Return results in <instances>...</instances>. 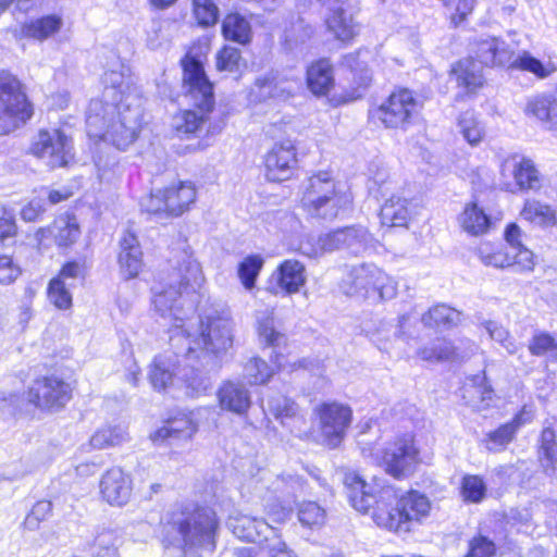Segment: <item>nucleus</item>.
Listing matches in <instances>:
<instances>
[{
  "instance_id": "nucleus-21",
  "label": "nucleus",
  "mask_w": 557,
  "mask_h": 557,
  "mask_svg": "<svg viewBox=\"0 0 557 557\" xmlns=\"http://www.w3.org/2000/svg\"><path fill=\"white\" fill-rule=\"evenodd\" d=\"M226 523L236 537L258 545H262L276 530L265 519L244 513L230 516Z\"/></svg>"
},
{
  "instance_id": "nucleus-5",
  "label": "nucleus",
  "mask_w": 557,
  "mask_h": 557,
  "mask_svg": "<svg viewBox=\"0 0 557 557\" xmlns=\"http://www.w3.org/2000/svg\"><path fill=\"white\" fill-rule=\"evenodd\" d=\"M430 509L431 504L425 495L409 491L398 497L391 486H384L380 490V502L372 518L379 527L409 532L414 523L429 516Z\"/></svg>"
},
{
  "instance_id": "nucleus-54",
  "label": "nucleus",
  "mask_w": 557,
  "mask_h": 557,
  "mask_svg": "<svg viewBox=\"0 0 557 557\" xmlns=\"http://www.w3.org/2000/svg\"><path fill=\"white\" fill-rule=\"evenodd\" d=\"M490 53L493 55V62L499 66L513 69L515 50L504 40L497 37H490Z\"/></svg>"
},
{
  "instance_id": "nucleus-33",
  "label": "nucleus",
  "mask_w": 557,
  "mask_h": 557,
  "mask_svg": "<svg viewBox=\"0 0 557 557\" xmlns=\"http://www.w3.org/2000/svg\"><path fill=\"white\" fill-rule=\"evenodd\" d=\"M221 33L225 40L247 46L252 40L250 21L238 12L225 15L221 24Z\"/></svg>"
},
{
  "instance_id": "nucleus-55",
  "label": "nucleus",
  "mask_w": 557,
  "mask_h": 557,
  "mask_svg": "<svg viewBox=\"0 0 557 557\" xmlns=\"http://www.w3.org/2000/svg\"><path fill=\"white\" fill-rule=\"evenodd\" d=\"M194 14L202 27L214 25L219 20V8L213 0H193Z\"/></svg>"
},
{
  "instance_id": "nucleus-24",
  "label": "nucleus",
  "mask_w": 557,
  "mask_h": 557,
  "mask_svg": "<svg viewBox=\"0 0 557 557\" xmlns=\"http://www.w3.org/2000/svg\"><path fill=\"white\" fill-rule=\"evenodd\" d=\"M197 431V425L187 414L170 418L165 423L150 435L156 445H173L181 441L189 440Z\"/></svg>"
},
{
  "instance_id": "nucleus-36",
  "label": "nucleus",
  "mask_w": 557,
  "mask_h": 557,
  "mask_svg": "<svg viewBox=\"0 0 557 557\" xmlns=\"http://www.w3.org/2000/svg\"><path fill=\"white\" fill-rule=\"evenodd\" d=\"M62 25L59 15L50 14L24 23L20 33L21 37L44 41L58 33Z\"/></svg>"
},
{
  "instance_id": "nucleus-46",
  "label": "nucleus",
  "mask_w": 557,
  "mask_h": 557,
  "mask_svg": "<svg viewBox=\"0 0 557 557\" xmlns=\"http://www.w3.org/2000/svg\"><path fill=\"white\" fill-rule=\"evenodd\" d=\"M417 354L424 361H448L455 356V347L449 341L445 338H437L430 345L420 348Z\"/></svg>"
},
{
  "instance_id": "nucleus-1",
  "label": "nucleus",
  "mask_w": 557,
  "mask_h": 557,
  "mask_svg": "<svg viewBox=\"0 0 557 557\" xmlns=\"http://www.w3.org/2000/svg\"><path fill=\"white\" fill-rule=\"evenodd\" d=\"M203 282L200 264L184 253L178 268L170 274L166 286L152 288L156 311L174 321L170 330V345L177 349L176 355L190 357L196 351L193 344H202L205 349L215 355L226 351L233 345L234 322L230 308L223 302L211 304L199 314L198 336L193 337L185 327V320L195 312L196 295Z\"/></svg>"
},
{
  "instance_id": "nucleus-20",
  "label": "nucleus",
  "mask_w": 557,
  "mask_h": 557,
  "mask_svg": "<svg viewBox=\"0 0 557 557\" xmlns=\"http://www.w3.org/2000/svg\"><path fill=\"white\" fill-rule=\"evenodd\" d=\"M267 178L282 182L290 177L296 165L295 147L289 140L277 143L265 156Z\"/></svg>"
},
{
  "instance_id": "nucleus-13",
  "label": "nucleus",
  "mask_w": 557,
  "mask_h": 557,
  "mask_svg": "<svg viewBox=\"0 0 557 557\" xmlns=\"http://www.w3.org/2000/svg\"><path fill=\"white\" fill-rule=\"evenodd\" d=\"M315 413L324 444L336 448L345 438L351 423V409L338 403H323L315 408Z\"/></svg>"
},
{
  "instance_id": "nucleus-39",
  "label": "nucleus",
  "mask_w": 557,
  "mask_h": 557,
  "mask_svg": "<svg viewBox=\"0 0 557 557\" xmlns=\"http://www.w3.org/2000/svg\"><path fill=\"white\" fill-rule=\"evenodd\" d=\"M104 85L102 98L100 100L108 101L109 103L127 104L125 92L128 89V84L125 79V73L122 70H110L102 76Z\"/></svg>"
},
{
  "instance_id": "nucleus-22",
  "label": "nucleus",
  "mask_w": 557,
  "mask_h": 557,
  "mask_svg": "<svg viewBox=\"0 0 557 557\" xmlns=\"http://www.w3.org/2000/svg\"><path fill=\"white\" fill-rule=\"evenodd\" d=\"M344 487L350 505L360 512H372L380 502V491L377 495L373 493V488L357 473L347 472L344 476Z\"/></svg>"
},
{
  "instance_id": "nucleus-48",
  "label": "nucleus",
  "mask_w": 557,
  "mask_h": 557,
  "mask_svg": "<svg viewBox=\"0 0 557 557\" xmlns=\"http://www.w3.org/2000/svg\"><path fill=\"white\" fill-rule=\"evenodd\" d=\"M532 356H547L550 360H557V338L547 332H535L528 345Z\"/></svg>"
},
{
  "instance_id": "nucleus-8",
  "label": "nucleus",
  "mask_w": 557,
  "mask_h": 557,
  "mask_svg": "<svg viewBox=\"0 0 557 557\" xmlns=\"http://www.w3.org/2000/svg\"><path fill=\"white\" fill-rule=\"evenodd\" d=\"M342 288L348 296L387 300L396 296V283L374 263L347 267Z\"/></svg>"
},
{
  "instance_id": "nucleus-12",
  "label": "nucleus",
  "mask_w": 557,
  "mask_h": 557,
  "mask_svg": "<svg viewBox=\"0 0 557 557\" xmlns=\"http://www.w3.org/2000/svg\"><path fill=\"white\" fill-rule=\"evenodd\" d=\"M30 151L51 169L66 168L75 157L72 138L61 129L40 131L34 138Z\"/></svg>"
},
{
  "instance_id": "nucleus-40",
  "label": "nucleus",
  "mask_w": 557,
  "mask_h": 557,
  "mask_svg": "<svg viewBox=\"0 0 557 557\" xmlns=\"http://www.w3.org/2000/svg\"><path fill=\"white\" fill-rule=\"evenodd\" d=\"M459 223L462 230L471 236H480L487 231V213L476 201L466 205L459 215Z\"/></svg>"
},
{
  "instance_id": "nucleus-52",
  "label": "nucleus",
  "mask_w": 557,
  "mask_h": 557,
  "mask_svg": "<svg viewBox=\"0 0 557 557\" xmlns=\"http://www.w3.org/2000/svg\"><path fill=\"white\" fill-rule=\"evenodd\" d=\"M73 283H66L61 278H52L48 285V298L59 309H67L72 305L70 288Z\"/></svg>"
},
{
  "instance_id": "nucleus-28",
  "label": "nucleus",
  "mask_w": 557,
  "mask_h": 557,
  "mask_svg": "<svg viewBox=\"0 0 557 557\" xmlns=\"http://www.w3.org/2000/svg\"><path fill=\"white\" fill-rule=\"evenodd\" d=\"M272 277L286 295L295 294L307 281L306 268L298 260L287 259L280 263Z\"/></svg>"
},
{
  "instance_id": "nucleus-26",
  "label": "nucleus",
  "mask_w": 557,
  "mask_h": 557,
  "mask_svg": "<svg viewBox=\"0 0 557 557\" xmlns=\"http://www.w3.org/2000/svg\"><path fill=\"white\" fill-rule=\"evenodd\" d=\"M119 264L124 278L136 277L143 268V251L137 237L127 232L120 242Z\"/></svg>"
},
{
  "instance_id": "nucleus-23",
  "label": "nucleus",
  "mask_w": 557,
  "mask_h": 557,
  "mask_svg": "<svg viewBox=\"0 0 557 557\" xmlns=\"http://www.w3.org/2000/svg\"><path fill=\"white\" fill-rule=\"evenodd\" d=\"M219 406L222 410L236 416H245L251 406V395L240 381H225L216 392Z\"/></svg>"
},
{
  "instance_id": "nucleus-27",
  "label": "nucleus",
  "mask_w": 557,
  "mask_h": 557,
  "mask_svg": "<svg viewBox=\"0 0 557 557\" xmlns=\"http://www.w3.org/2000/svg\"><path fill=\"white\" fill-rule=\"evenodd\" d=\"M47 234L53 236L59 247H69L81 236V228L75 215L64 214L57 218L52 226L39 228L36 233L37 240L41 242Z\"/></svg>"
},
{
  "instance_id": "nucleus-31",
  "label": "nucleus",
  "mask_w": 557,
  "mask_h": 557,
  "mask_svg": "<svg viewBox=\"0 0 557 557\" xmlns=\"http://www.w3.org/2000/svg\"><path fill=\"white\" fill-rule=\"evenodd\" d=\"M329 15L326 16L327 28L335 35L338 40L347 41L355 34V25L352 17L344 9L343 3L338 0H332L327 4Z\"/></svg>"
},
{
  "instance_id": "nucleus-63",
  "label": "nucleus",
  "mask_w": 557,
  "mask_h": 557,
  "mask_svg": "<svg viewBox=\"0 0 557 557\" xmlns=\"http://www.w3.org/2000/svg\"><path fill=\"white\" fill-rule=\"evenodd\" d=\"M46 211V202L41 197L32 199L21 210V216L26 222L36 221Z\"/></svg>"
},
{
  "instance_id": "nucleus-64",
  "label": "nucleus",
  "mask_w": 557,
  "mask_h": 557,
  "mask_svg": "<svg viewBox=\"0 0 557 557\" xmlns=\"http://www.w3.org/2000/svg\"><path fill=\"white\" fill-rule=\"evenodd\" d=\"M83 275L84 264L78 261H69L62 267L59 275L55 278H61L63 282L74 284V281L82 278Z\"/></svg>"
},
{
  "instance_id": "nucleus-14",
  "label": "nucleus",
  "mask_w": 557,
  "mask_h": 557,
  "mask_svg": "<svg viewBox=\"0 0 557 557\" xmlns=\"http://www.w3.org/2000/svg\"><path fill=\"white\" fill-rule=\"evenodd\" d=\"M27 397L40 409H60L71 399V387L57 376H42L29 386Z\"/></svg>"
},
{
  "instance_id": "nucleus-56",
  "label": "nucleus",
  "mask_w": 557,
  "mask_h": 557,
  "mask_svg": "<svg viewBox=\"0 0 557 557\" xmlns=\"http://www.w3.org/2000/svg\"><path fill=\"white\" fill-rule=\"evenodd\" d=\"M485 484L482 478L478 475H465L461 482V496L465 502L479 503L485 494Z\"/></svg>"
},
{
  "instance_id": "nucleus-32",
  "label": "nucleus",
  "mask_w": 557,
  "mask_h": 557,
  "mask_svg": "<svg viewBox=\"0 0 557 557\" xmlns=\"http://www.w3.org/2000/svg\"><path fill=\"white\" fill-rule=\"evenodd\" d=\"M307 86L315 96H325L334 86L333 66L327 59H320L307 69Z\"/></svg>"
},
{
  "instance_id": "nucleus-37",
  "label": "nucleus",
  "mask_w": 557,
  "mask_h": 557,
  "mask_svg": "<svg viewBox=\"0 0 557 557\" xmlns=\"http://www.w3.org/2000/svg\"><path fill=\"white\" fill-rule=\"evenodd\" d=\"M258 335L260 342L265 346H270L274 348V356H271L272 361L276 364V367L284 368V356L276 351L283 344L286 342V336L283 333L277 332L274 329L273 318L267 315L264 318H258Z\"/></svg>"
},
{
  "instance_id": "nucleus-6",
  "label": "nucleus",
  "mask_w": 557,
  "mask_h": 557,
  "mask_svg": "<svg viewBox=\"0 0 557 557\" xmlns=\"http://www.w3.org/2000/svg\"><path fill=\"white\" fill-rule=\"evenodd\" d=\"M300 203L311 218L332 221L350 209L352 196L329 172L320 171L302 183Z\"/></svg>"
},
{
  "instance_id": "nucleus-4",
  "label": "nucleus",
  "mask_w": 557,
  "mask_h": 557,
  "mask_svg": "<svg viewBox=\"0 0 557 557\" xmlns=\"http://www.w3.org/2000/svg\"><path fill=\"white\" fill-rule=\"evenodd\" d=\"M183 87L190 103L199 110H186L175 117V128L181 134L191 135L199 132L208 113L214 108L213 85L208 79L199 59L187 53L181 60Z\"/></svg>"
},
{
  "instance_id": "nucleus-11",
  "label": "nucleus",
  "mask_w": 557,
  "mask_h": 557,
  "mask_svg": "<svg viewBox=\"0 0 557 557\" xmlns=\"http://www.w3.org/2000/svg\"><path fill=\"white\" fill-rule=\"evenodd\" d=\"M418 116V102L412 91L398 89L376 109L370 111L372 120L380 121L387 128L407 129Z\"/></svg>"
},
{
  "instance_id": "nucleus-25",
  "label": "nucleus",
  "mask_w": 557,
  "mask_h": 557,
  "mask_svg": "<svg viewBox=\"0 0 557 557\" xmlns=\"http://www.w3.org/2000/svg\"><path fill=\"white\" fill-rule=\"evenodd\" d=\"M528 116L535 117L542 126L557 132V94L543 92L531 97L524 110Z\"/></svg>"
},
{
  "instance_id": "nucleus-51",
  "label": "nucleus",
  "mask_w": 557,
  "mask_h": 557,
  "mask_svg": "<svg viewBox=\"0 0 557 557\" xmlns=\"http://www.w3.org/2000/svg\"><path fill=\"white\" fill-rule=\"evenodd\" d=\"M263 267V259L258 255L248 256L238 265V276L246 289H252Z\"/></svg>"
},
{
  "instance_id": "nucleus-61",
  "label": "nucleus",
  "mask_w": 557,
  "mask_h": 557,
  "mask_svg": "<svg viewBox=\"0 0 557 557\" xmlns=\"http://www.w3.org/2000/svg\"><path fill=\"white\" fill-rule=\"evenodd\" d=\"M164 190H158L151 193L147 198L140 202L141 209L151 214H163L168 215V206H165Z\"/></svg>"
},
{
  "instance_id": "nucleus-16",
  "label": "nucleus",
  "mask_w": 557,
  "mask_h": 557,
  "mask_svg": "<svg viewBox=\"0 0 557 557\" xmlns=\"http://www.w3.org/2000/svg\"><path fill=\"white\" fill-rule=\"evenodd\" d=\"M521 237L522 231L517 223L511 222L507 224L504 231V238L510 251L506 253L505 260L500 262L496 255H490V264L502 268L519 265L522 270H532L534 267V255L522 244Z\"/></svg>"
},
{
  "instance_id": "nucleus-59",
  "label": "nucleus",
  "mask_w": 557,
  "mask_h": 557,
  "mask_svg": "<svg viewBox=\"0 0 557 557\" xmlns=\"http://www.w3.org/2000/svg\"><path fill=\"white\" fill-rule=\"evenodd\" d=\"M516 430L509 424V422L502 424L495 431L490 432V450L496 449L502 450L510 444L516 437Z\"/></svg>"
},
{
  "instance_id": "nucleus-17",
  "label": "nucleus",
  "mask_w": 557,
  "mask_h": 557,
  "mask_svg": "<svg viewBox=\"0 0 557 557\" xmlns=\"http://www.w3.org/2000/svg\"><path fill=\"white\" fill-rule=\"evenodd\" d=\"M500 174L504 177L512 175L516 186L522 191H539L542 187L543 177L534 162L525 157L513 154L506 158L500 163Z\"/></svg>"
},
{
  "instance_id": "nucleus-42",
  "label": "nucleus",
  "mask_w": 557,
  "mask_h": 557,
  "mask_svg": "<svg viewBox=\"0 0 557 557\" xmlns=\"http://www.w3.org/2000/svg\"><path fill=\"white\" fill-rule=\"evenodd\" d=\"M461 313L444 304L436 305L421 317L424 326L431 329H450L460 322Z\"/></svg>"
},
{
  "instance_id": "nucleus-57",
  "label": "nucleus",
  "mask_w": 557,
  "mask_h": 557,
  "mask_svg": "<svg viewBox=\"0 0 557 557\" xmlns=\"http://www.w3.org/2000/svg\"><path fill=\"white\" fill-rule=\"evenodd\" d=\"M17 226L13 212L7 209H0V244L5 247L15 244Z\"/></svg>"
},
{
  "instance_id": "nucleus-35",
  "label": "nucleus",
  "mask_w": 557,
  "mask_h": 557,
  "mask_svg": "<svg viewBox=\"0 0 557 557\" xmlns=\"http://www.w3.org/2000/svg\"><path fill=\"white\" fill-rule=\"evenodd\" d=\"M165 206H168L169 216H178L183 214L196 199V189L189 182H181L177 186H171L164 189Z\"/></svg>"
},
{
  "instance_id": "nucleus-7",
  "label": "nucleus",
  "mask_w": 557,
  "mask_h": 557,
  "mask_svg": "<svg viewBox=\"0 0 557 557\" xmlns=\"http://www.w3.org/2000/svg\"><path fill=\"white\" fill-rule=\"evenodd\" d=\"M371 234L360 225L338 227L318 236H308L300 242L299 251L307 257L317 258L326 252L345 251L351 256L362 255L371 243Z\"/></svg>"
},
{
  "instance_id": "nucleus-29",
  "label": "nucleus",
  "mask_w": 557,
  "mask_h": 557,
  "mask_svg": "<svg viewBox=\"0 0 557 557\" xmlns=\"http://www.w3.org/2000/svg\"><path fill=\"white\" fill-rule=\"evenodd\" d=\"M234 555L236 557H298L282 540L277 530L267 537L262 545L235 548Z\"/></svg>"
},
{
  "instance_id": "nucleus-15",
  "label": "nucleus",
  "mask_w": 557,
  "mask_h": 557,
  "mask_svg": "<svg viewBox=\"0 0 557 557\" xmlns=\"http://www.w3.org/2000/svg\"><path fill=\"white\" fill-rule=\"evenodd\" d=\"M252 483L257 495L263 493L278 495V498L285 499V502H295L305 486L304 480L299 475H278L267 469L260 470L258 475L252 479Z\"/></svg>"
},
{
  "instance_id": "nucleus-58",
  "label": "nucleus",
  "mask_w": 557,
  "mask_h": 557,
  "mask_svg": "<svg viewBox=\"0 0 557 557\" xmlns=\"http://www.w3.org/2000/svg\"><path fill=\"white\" fill-rule=\"evenodd\" d=\"M459 126L470 145L475 146L481 141L484 128L479 125L472 113L466 112L459 120Z\"/></svg>"
},
{
  "instance_id": "nucleus-18",
  "label": "nucleus",
  "mask_w": 557,
  "mask_h": 557,
  "mask_svg": "<svg viewBox=\"0 0 557 557\" xmlns=\"http://www.w3.org/2000/svg\"><path fill=\"white\" fill-rule=\"evenodd\" d=\"M196 348V351L190 356H184L183 354L176 355V348H173V355L175 360H173L170 355H161L154 358L151 369L149 371V380L154 389L162 391L165 389L172 382L173 377L176 374V368L181 363L178 360L180 357L185 360H194L200 359L201 356L212 354V351L205 349L202 344L196 345L193 344Z\"/></svg>"
},
{
  "instance_id": "nucleus-45",
  "label": "nucleus",
  "mask_w": 557,
  "mask_h": 557,
  "mask_svg": "<svg viewBox=\"0 0 557 557\" xmlns=\"http://www.w3.org/2000/svg\"><path fill=\"white\" fill-rule=\"evenodd\" d=\"M513 62V69L532 73L539 79H545L556 71L552 63H543L529 51L519 53Z\"/></svg>"
},
{
  "instance_id": "nucleus-38",
  "label": "nucleus",
  "mask_w": 557,
  "mask_h": 557,
  "mask_svg": "<svg viewBox=\"0 0 557 557\" xmlns=\"http://www.w3.org/2000/svg\"><path fill=\"white\" fill-rule=\"evenodd\" d=\"M523 220L540 227H552L557 224L556 210L535 199H527L520 212Z\"/></svg>"
},
{
  "instance_id": "nucleus-50",
  "label": "nucleus",
  "mask_w": 557,
  "mask_h": 557,
  "mask_svg": "<svg viewBox=\"0 0 557 557\" xmlns=\"http://www.w3.org/2000/svg\"><path fill=\"white\" fill-rule=\"evenodd\" d=\"M243 374L250 385H261L269 382L274 374V369L263 359L253 357L245 363Z\"/></svg>"
},
{
  "instance_id": "nucleus-49",
  "label": "nucleus",
  "mask_w": 557,
  "mask_h": 557,
  "mask_svg": "<svg viewBox=\"0 0 557 557\" xmlns=\"http://www.w3.org/2000/svg\"><path fill=\"white\" fill-rule=\"evenodd\" d=\"M298 520L305 528L320 529L326 520V511L315 502H304L298 507Z\"/></svg>"
},
{
  "instance_id": "nucleus-60",
  "label": "nucleus",
  "mask_w": 557,
  "mask_h": 557,
  "mask_svg": "<svg viewBox=\"0 0 557 557\" xmlns=\"http://www.w3.org/2000/svg\"><path fill=\"white\" fill-rule=\"evenodd\" d=\"M51 509L52 505L49 500L37 502L24 520L25 527L29 530H36L39 523L48 518Z\"/></svg>"
},
{
  "instance_id": "nucleus-2",
  "label": "nucleus",
  "mask_w": 557,
  "mask_h": 557,
  "mask_svg": "<svg viewBox=\"0 0 557 557\" xmlns=\"http://www.w3.org/2000/svg\"><path fill=\"white\" fill-rule=\"evenodd\" d=\"M220 523L215 511L206 506L182 504L162 519V539L180 548L185 557H202L214 552Z\"/></svg>"
},
{
  "instance_id": "nucleus-53",
  "label": "nucleus",
  "mask_w": 557,
  "mask_h": 557,
  "mask_svg": "<svg viewBox=\"0 0 557 557\" xmlns=\"http://www.w3.org/2000/svg\"><path fill=\"white\" fill-rule=\"evenodd\" d=\"M243 62L242 52L238 48L225 45L215 57V66L220 72H238Z\"/></svg>"
},
{
  "instance_id": "nucleus-47",
  "label": "nucleus",
  "mask_w": 557,
  "mask_h": 557,
  "mask_svg": "<svg viewBox=\"0 0 557 557\" xmlns=\"http://www.w3.org/2000/svg\"><path fill=\"white\" fill-rule=\"evenodd\" d=\"M127 440V433L124 428L106 426L96 431L90 437L89 444L92 448L104 449L111 446L122 444Z\"/></svg>"
},
{
  "instance_id": "nucleus-10",
  "label": "nucleus",
  "mask_w": 557,
  "mask_h": 557,
  "mask_svg": "<svg viewBox=\"0 0 557 557\" xmlns=\"http://www.w3.org/2000/svg\"><path fill=\"white\" fill-rule=\"evenodd\" d=\"M32 115L33 107L20 81L8 71H0V135L15 131Z\"/></svg>"
},
{
  "instance_id": "nucleus-62",
  "label": "nucleus",
  "mask_w": 557,
  "mask_h": 557,
  "mask_svg": "<svg viewBox=\"0 0 557 557\" xmlns=\"http://www.w3.org/2000/svg\"><path fill=\"white\" fill-rule=\"evenodd\" d=\"M21 271L9 255H0V284H10L20 275Z\"/></svg>"
},
{
  "instance_id": "nucleus-34",
  "label": "nucleus",
  "mask_w": 557,
  "mask_h": 557,
  "mask_svg": "<svg viewBox=\"0 0 557 557\" xmlns=\"http://www.w3.org/2000/svg\"><path fill=\"white\" fill-rule=\"evenodd\" d=\"M412 203L406 198L399 196H391L381 207L380 218L383 225L407 226L411 218Z\"/></svg>"
},
{
  "instance_id": "nucleus-3",
  "label": "nucleus",
  "mask_w": 557,
  "mask_h": 557,
  "mask_svg": "<svg viewBox=\"0 0 557 557\" xmlns=\"http://www.w3.org/2000/svg\"><path fill=\"white\" fill-rule=\"evenodd\" d=\"M140 117V110L132 108L131 104L91 99L86 111L87 135L124 150L137 139L141 126Z\"/></svg>"
},
{
  "instance_id": "nucleus-41",
  "label": "nucleus",
  "mask_w": 557,
  "mask_h": 557,
  "mask_svg": "<svg viewBox=\"0 0 557 557\" xmlns=\"http://www.w3.org/2000/svg\"><path fill=\"white\" fill-rule=\"evenodd\" d=\"M539 460L545 474L550 476L555 473L557 462V441L555 431L549 426L544 428L540 435Z\"/></svg>"
},
{
  "instance_id": "nucleus-19",
  "label": "nucleus",
  "mask_w": 557,
  "mask_h": 557,
  "mask_svg": "<svg viewBox=\"0 0 557 557\" xmlns=\"http://www.w3.org/2000/svg\"><path fill=\"white\" fill-rule=\"evenodd\" d=\"M99 487L102 498L108 504L122 507L131 499L133 481L121 468L113 467L102 474Z\"/></svg>"
},
{
  "instance_id": "nucleus-43",
  "label": "nucleus",
  "mask_w": 557,
  "mask_h": 557,
  "mask_svg": "<svg viewBox=\"0 0 557 557\" xmlns=\"http://www.w3.org/2000/svg\"><path fill=\"white\" fill-rule=\"evenodd\" d=\"M262 500L263 511L268 519L275 523H284L293 511L295 502H285L280 499L278 495L265 494L258 495Z\"/></svg>"
},
{
  "instance_id": "nucleus-44",
  "label": "nucleus",
  "mask_w": 557,
  "mask_h": 557,
  "mask_svg": "<svg viewBox=\"0 0 557 557\" xmlns=\"http://www.w3.org/2000/svg\"><path fill=\"white\" fill-rule=\"evenodd\" d=\"M268 408L276 420H280L283 425H286V420L302 419L299 412L298 405L290 398L284 395H273L268 399Z\"/></svg>"
},
{
  "instance_id": "nucleus-30",
  "label": "nucleus",
  "mask_w": 557,
  "mask_h": 557,
  "mask_svg": "<svg viewBox=\"0 0 557 557\" xmlns=\"http://www.w3.org/2000/svg\"><path fill=\"white\" fill-rule=\"evenodd\" d=\"M483 66L473 59H465L457 62L451 70V79L455 78L459 87L465 88L466 94H473L483 85Z\"/></svg>"
},
{
  "instance_id": "nucleus-9",
  "label": "nucleus",
  "mask_w": 557,
  "mask_h": 557,
  "mask_svg": "<svg viewBox=\"0 0 557 557\" xmlns=\"http://www.w3.org/2000/svg\"><path fill=\"white\" fill-rule=\"evenodd\" d=\"M362 455L374 457L385 472L397 480L409 478L420 462V453L411 434L397 436L376 454L371 447H362Z\"/></svg>"
}]
</instances>
